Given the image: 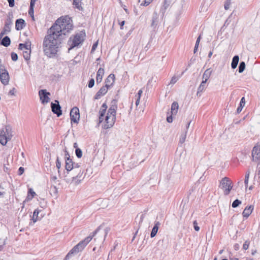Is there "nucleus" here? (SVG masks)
<instances>
[{"instance_id": "1", "label": "nucleus", "mask_w": 260, "mask_h": 260, "mask_svg": "<svg viewBox=\"0 0 260 260\" xmlns=\"http://www.w3.org/2000/svg\"><path fill=\"white\" fill-rule=\"evenodd\" d=\"M61 43V37L50 30H48L47 35L45 37L43 47L46 55L52 57L57 54Z\"/></svg>"}, {"instance_id": "2", "label": "nucleus", "mask_w": 260, "mask_h": 260, "mask_svg": "<svg viewBox=\"0 0 260 260\" xmlns=\"http://www.w3.org/2000/svg\"><path fill=\"white\" fill-rule=\"evenodd\" d=\"M107 106L104 103L101 107L99 111V121L103 124L105 129L111 127L116 120L117 106L112 105L107 110Z\"/></svg>"}, {"instance_id": "3", "label": "nucleus", "mask_w": 260, "mask_h": 260, "mask_svg": "<svg viewBox=\"0 0 260 260\" xmlns=\"http://www.w3.org/2000/svg\"><path fill=\"white\" fill-rule=\"evenodd\" d=\"M73 27L72 19L66 15L58 18L49 30L61 37L62 34L66 35L70 32L73 30Z\"/></svg>"}, {"instance_id": "4", "label": "nucleus", "mask_w": 260, "mask_h": 260, "mask_svg": "<svg viewBox=\"0 0 260 260\" xmlns=\"http://www.w3.org/2000/svg\"><path fill=\"white\" fill-rule=\"evenodd\" d=\"M93 236H88L84 240L81 241L78 244L75 245L66 256L65 259H68L73 254L78 253L82 251L86 247V246L91 241Z\"/></svg>"}, {"instance_id": "5", "label": "nucleus", "mask_w": 260, "mask_h": 260, "mask_svg": "<svg viewBox=\"0 0 260 260\" xmlns=\"http://www.w3.org/2000/svg\"><path fill=\"white\" fill-rule=\"evenodd\" d=\"M85 37V33L83 32L77 33L71 36L68 41V43L70 46L69 48V51L81 44L84 41Z\"/></svg>"}, {"instance_id": "6", "label": "nucleus", "mask_w": 260, "mask_h": 260, "mask_svg": "<svg viewBox=\"0 0 260 260\" xmlns=\"http://www.w3.org/2000/svg\"><path fill=\"white\" fill-rule=\"evenodd\" d=\"M220 187L223 190L225 195H228L233 188L231 180L228 177L223 178L220 182Z\"/></svg>"}, {"instance_id": "7", "label": "nucleus", "mask_w": 260, "mask_h": 260, "mask_svg": "<svg viewBox=\"0 0 260 260\" xmlns=\"http://www.w3.org/2000/svg\"><path fill=\"white\" fill-rule=\"evenodd\" d=\"M19 49L23 51V56L25 60H28L30 57L31 44L30 42L20 44Z\"/></svg>"}, {"instance_id": "8", "label": "nucleus", "mask_w": 260, "mask_h": 260, "mask_svg": "<svg viewBox=\"0 0 260 260\" xmlns=\"http://www.w3.org/2000/svg\"><path fill=\"white\" fill-rule=\"evenodd\" d=\"M252 160L255 162L260 163V144L256 143L251 151Z\"/></svg>"}, {"instance_id": "9", "label": "nucleus", "mask_w": 260, "mask_h": 260, "mask_svg": "<svg viewBox=\"0 0 260 260\" xmlns=\"http://www.w3.org/2000/svg\"><path fill=\"white\" fill-rule=\"evenodd\" d=\"M11 135H9V129L6 128L0 131V143L3 145H5L8 140H10Z\"/></svg>"}, {"instance_id": "10", "label": "nucleus", "mask_w": 260, "mask_h": 260, "mask_svg": "<svg viewBox=\"0 0 260 260\" xmlns=\"http://www.w3.org/2000/svg\"><path fill=\"white\" fill-rule=\"evenodd\" d=\"M39 95L40 101L43 104H46L49 102L50 93L46 89H41L39 91Z\"/></svg>"}, {"instance_id": "11", "label": "nucleus", "mask_w": 260, "mask_h": 260, "mask_svg": "<svg viewBox=\"0 0 260 260\" xmlns=\"http://www.w3.org/2000/svg\"><path fill=\"white\" fill-rule=\"evenodd\" d=\"M71 122L77 123L80 119L79 110L77 107H73L70 112Z\"/></svg>"}, {"instance_id": "12", "label": "nucleus", "mask_w": 260, "mask_h": 260, "mask_svg": "<svg viewBox=\"0 0 260 260\" xmlns=\"http://www.w3.org/2000/svg\"><path fill=\"white\" fill-rule=\"evenodd\" d=\"M0 81L5 85H8L10 81V77L8 71L5 69H0Z\"/></svg>"}, {"instance_id": "13", "label": "nucleus", "mask_w": 260, "mask_h": 260, "mask_svg": "<svg viewBox=\"0 0 260 260\" xmlns=\"http://www.w3.org/2000/svg\"><path fill=\"white\" fill-rule=\"evenodd\" d=\"M55 102H57V104H51L52 111L54 114H56L58 117H59L62 114V111L61 110V107L59 105L58 101H55Z\"/></svg>"}, {"instance_id": "14", "label": "nucleus", "mask_w": 260, "mask_h": 260, "mask_svg": "<svg viewBox=\"0 0 260 260\" xmlns=\"http://www.w3.org/2000/svg\"><path fill=\"white\" fill-rule=\"evenodd\" d=\"M254 209L253 205L247 206L245 207L242 212V216L243 217L247 218L252 213Z\"/></svg>"}, {"instance_id": "15", "label": "nucleus", "mask_w": 260, "mask_h": 260, "mask_svg": "<svg viewBox=\"0 0 260 260\" xmlns=\"http://www.w3.org/2000/svg\"><path fill=\"white\" fill-rule=\"evenodd\" d=\"M74 168V162L72 159L69 157H67L65 160V169L67 172L71 171Z\"/></svg>"}, {"instance_id": "16", "label": "nucleus", "mask_w": 260, "mask_h": 260, "mask_svg": "<svg viewBox=\"0 0 260 260\" xmlns=\"http://www.w3.org/2000/svg\"><path fill=\"white\" fill-rule=\"evenodd\" d=\"M108 89L109 87L106 85L102 86L96 93L95 95V99H100L101 96L104 95L107 92Z\"/></svg>"}, {"instance_id": "17", "label": "nucleus", "mask_w": 260, "mask_h": 260, "mask_svg": "<svg viewBox=\"0 0 260 260\" xmlns=\"http://www.w3.org/2000/svg\"><path fill=\"white\" fill-rule=\"evenodd\" d=\"M115 75L113 74H110L105 80V85L108 87H111L115 82Z\"/></svg>"}, {"instance_id": "18", "label": "nucleus", "mask_w": 260, "mask_h": 260, "mask_svg": "<svg viewBox=\"0 0 260 260\" xmlns=\"http://www.w3.org/2000/svg\"><path fill=\"white\" fill-rule=\"evenodd\" d=\"M105 74V71L104 68H100L96 73V82L97 84L100 83L103 80V77Z\"/></svg>"}, {"instance_id": "19", "label": "nucleus", "mask_w": 260, "mask_h": 260, "mask_svg": "<svg viewBox=\"0 0 260 260\" xmlns=\"http://www.w3.org/2000/svg\"><path fill=\"white\" fill-rule=\"evenodd\" d=\"M36 195L37 194L34 190L31 188H29L25 201L28 202L31 201Z\"/></svg>"}, {"instance_id": "20", "label": "nucleus", "mask_w": 260, "mask_h": 260, "mask_svg": "<svg viewBox=\"0 0 260 260\" xmlns=\"http://www.w3.org/2000/svg\"><path fill=\"white\" fill-rule=\"evenodd\" d=\"M25 25V21L22 19H17L15 23V28L17 30H20L23 28Z\"/></svg>"}, {"instance_id": "21", "label": "nucleus", "mask_w": 260, "mask_h": 260, "mask_svg": "<svg viewBox=\"0 0 260 260\" xmlns=\"http://www.w3.org/2000/svg\"><path fill=\"white\" fill-rule=\"evenodd\" d=\"M179 106L177 102H174L171 105V114L176 115L178 110Z\"/></svg>"}, {"instance_id": "22", "label": "nucleus", "mask_w": 260, "mask_h": 260, "mask_svg": "<svg viewBox=\"0 0 260 260\" xmlns=\"http://www.w3.org/2000/svg\"><path fill=\"white\" fill-rule=\"evenodd\" d=\"M159 225H160V223L158 221L156 222L155 223V225H154V227L153 228L151 233V234H150L151 237L153 238L156 235V233H157V231L158 230V227H159Z\"/></svg>"}, {"instance_id": "23", "label": "nucleus", "mask_w": 260, "mask_h": 260, "mask_svg": "<svg viewBox=\"0 0 260 260\" xmlns=\"http://www.w3.org/2000/svg\"><path fill=\"white\" fill-rule=\"evenodd\" d=\"M11 30L10 24H6L3 30L0 34V36L3 37L4 35L8 34Z\"/></svg>"}, {"instance_id": "24", "label": "nucleus", "mask_w": 260, "mask_h": 260, "mask_svg": "<svg viewBox=\"0 0 260 260\" xmlns=\"http://www.w3.org/2000/svg\"><path fill=\"white\" fill-rule=\"evenodd\" d=\"M73 5L75 6V8L78 9L79 10H82L83 9L82 7V0H73Z\"/></svg>"}, {"instance_id": "25", "label": "nucleus", "mask_w": 260, "mask_h": 260, "mask_svg": "<svg viewBox=\"0 0 260 260\" xmlns=\"http://www.w3.org/2000/svg\"><path fill=\"white\" fill-rule=\"evenodd\" d=\"M245 100L244 97H243L241 99V101L240 102V105L237 109V111L238 113H239L240 112H241L243 108L245 106Z\"/></svg>"}, {"instance_id": "26", "label": "nucleus", "mask_w": 260, "mask_h": 260, "mask_svg": "<svg viewBox=\"0 0 260 260\" xmlns=\"http://www.w3.org/2000/svg\"><path fill=\"white\" fill-rule=\"evenodd\" d=\"M10 38L8 36H6L2 39L1 44L5 47H7L10 44Z\"/></svg>"}, {"instance_id": "27", "label": "nucleus", "mask_w": 260, "mask_h": 260, "mask_svg": "<svg viewBox=\"0 0 260 260\" xmlns=\"http://www.w3.org/2000/svg\"><path fill=\"white\" fill-rule=\"evenodd\" d=\"M142 93H143V90L142 89H140L139 90L138 93L137 94H136V95H135L136 106H138L139 105L140 100Z\"/></svg>"}, {"instance_id": "28", "label": "nucleus", "mask_w": 260, "mask_h": 260, "mask_svg": "<svg viewBox=\"0 0 260 260\" xmlns=\"http://www.w3.org/2000/svg\"><path fill=\"white\" fill-rule=\"evenodd\" d=\"M239 58L238 55H236L233 57L231 64V66L233 69H235L237 67L239 62Z\"/></svg>"}, {"instance_id": "29", "label": "nucleus", "mask_w": 260, "mask_h": 260, "mask_svg": "<svg viewBox=\"0 0 260 260\" xmlns=\"http://www.w3.org/2000/svg\"><path fill=\"white\" fill-rule=\"evenodd\" d=\"M36 1L35 0H31L30 4V8L28 11L29 14L32 16L34 19V7Z\"/></svg>"}, {"instance_id": "30", "label": "nucleus", "mask_w": 260, "mask_h": 260, "mask_svg": "<svg viewBox=\"0 0 260 260\" xmlns=\"http://www.w3.org/2000/svg\"><path fill=\"white\" fill-rule=\"evenodd\" d=\"M39 213V211L38 209H36L34 211L32 217V220H33L34 222H36L37 221Z\"/></svg>"}, {"instance_id": "31", "label": "nucleus", "mask_w": 260, "mask_h": 260, "mask_svg": "<svg viewBox=\"0 0 260 260\" xmlns=\"http://www.w3.org/2000/svg\"><path fill=\"white\" fill-rule=\"evenodd\" d=\"M210 75H211V72L209 71L208 70H207L205 71V72H204V73L203 74V78L205 79L204 80H206V81H207L208 79H209V77L210 76Z\"/></svg>"}, {"instance_id": "32", "label": "nucleus", "mask_w": 260, "mask_h": 260, "mask_svg": "<svg viewBox=\"0 0 260 260\" xmlns=\"http://www.w3.org/2000/svg\"><path fill=\"white\" fill-rule=\"evenodd\" d=\"M206 82L207 81L206 80H203L202 82V83H201L200 86L198 88V93H199V92H202L204 90L205 86V83H206Z\"/></svg>"}, {"instance_id": "33", "label": "nucleus", "mask_w": 260, "mask_h": 260, "mask_svg": "<svg viewBox=\"0 0 260 260\" xmlns=\"http://www.w3.org/2000/svg\"><path fill=\"white\" fill-rule=\"evenodd\" d=\"M245 68V62L242 61L240 62V65L239 66V72L242 73L243 72Z\"/></svg>"}, {"instance_id": "34", "label": "nucleus", "mask_w": 260, "mask_h": 260, "mask_svg": "<svg viewBox=\"0 0 260 260\" xmlns=\"http://www.w3.org/2000/svg\"><path fill=\"white\" fill-rule=\"evenodd\" d=\"M154 0H144L141 4V5L143 6H148Z\"/></svg>"}, {"instance_id": "35", "label": "nucleus", "mask_w": 260, "mask_h": 260, "mask_svg": "<svg viewBox=\"0 0 260 260\" xmlns=\"http://www.w3.org/2000/svg\"><path fill=\"white\" fill-rule=\"evenodd\" d=\"M186 133H187V132H186L184 134H182L180 136V139H179V142L181 144H182L185 142V141L186 140Z\"/></svg>"}, {"instance_id": "36", "label": "nucleus", "mask_w": 260, "mask_h": 260, "mask_svg": "<svg viewBox=\"0 0 260 260\" xmlns=\"http://www.w3.org/2000/svg\"><path fill=\"white\" fill-rule=\"evenodd\" d=\"M241 204V202L240 201H239V200L237 199L233 202L232 206V207H233V208H236Z\"/></svg>"}, {"instance_id": "37", "label": "nucleus", "mask_w": 260, "mask_h": 260, "mask_svg": "<svg viewBox=\"0 0 260 260\" xmlns=\"http://www.w3.org/2000/svg\"><path fill=\"white\" fill-rule=\"evenodd\" d=\"M231 4V0H226L224 3V9L227 10L229 9Z\"/></svg>"}, {"instance_id": "38", "label": "nucleus", "mask_w": 260, "mask_h": 260, "mask_svg": "<svg viewBox=\"0 0 260 260\" xmlns=\"http://www.w3.org/2000/svg\"><path fill=\"white\" fill-rule=\"evenodd\" d=\"M76 154L78 158H81L82 156V152L81 149L77 148L76 149Z\"/></svg>"}, {"instance_id": "39", "label": "nucleus", "mask_w": 260, "mask_h": 260, "mask_svg": "<svg viewBox=\"0 0 260 260\" xmlns=\"http://www.w3.org/2000/svg\"><path fill=\"white\" fill-rule=\"evenodd\" d=\"M249 244L250 242L249 241H246L243 245V249L245 250L248 249L249 246Z\"/></svg>"}, {"instance_id": "40", "label": "nucleus", "mask_w": 260, "mask_h": 260, "mask_svg": "<svg viewBox=\"0 0 260 260\" xmlns=\"http://www.w3.org/2000/svg\"><path fill=\"white\" fill-rule=\"evenodd\" d=\"M5 245V239L0 238V250H1L3 246Z\"/></svg>"}, {"instance_id": "41", "label": "nucleus", "mask_w": 260, "mask_h": 260, "mask_svg": "<svg viewBox=\"0 0 260 260\" xmlns=\"http://www.w3.org/2000/svg\"><path fill=\"white\" fill-rule=\"evenodd\" d=\"M94 80L92 78L89 81L88 85V87L92 88L94 86Z\"/></svg>"}, {"instance_id": "42", "label": "nucleus", "mask_w": 260, "mask_h": 260, "mask_svg": "<svg viewBox=\"0 0 260 260\" xmlns=\"http://www.w3.org/2000/svg\"><path fill=\"white\" fill-rule=\"evenodd\" d=\"M98 41H97L96 42H95L93 44L92 48H91V52H93L95 51V50L96 49V48L98 47Z\"/></svg>"}, {"instance_id": "43", "label": "nucleus", "mask_w": 260, "mask_h": 260, "mask_svg": "<svg viewBox=\"0 0 260 260\" xmlns=\"http://www.w3.org/2000/svg\"><path fill=\"white\" fill-rule=\"evenodd\" d=\"M11 58L14 61H16L18 59V56L17 54L15 53H11Z\"/></svg>"}, {"instance_id": "44", "label": "nucleus", "mask_w": 260, "mask_h": 260, "mask_svg": "<svg viewBox=\"0 0 260 260\" xmlns=\"http://www.w3.org/2000/svg\"><path fill=\"white\" fill-rule=\"evenodd\" d=\"M193 226L194 229L196 231H199L200 230V227L198 225V223L196 220L193 221Z\"/></svg>"}, {"instance_id": "45", "label": "nucleus", "mask_w": 260, "mask_h": 260, "mask_svg": "<svg viewBox=\"0 0 260 260\" xmlns=\"http://www.w3.org/2000/svg\"><path fill=\"white\" fill-rule=\"evenodd\" d=\"M56 166L58 169H59L61 166V162L59 161L58 158H57L56 161Z\"/></svg>"}, {"instance_id": "46", "label": "nucleus", "mask_w": 260, "mask_h": 260, "mask_svg": "<svg viewBox=\"0 0 260 260\" xmlns=\"http://www.w3.org/2000/svg\"><path fill=\"white\" fill-rule=\"evenodd\" d=\"M249 173L246 174V175H245L244 183H245L246 186H247L248 185V180H249Z\"/></svg>"}, {"instance_id": "47", "label": "nucleus", "mask_w": 260, "mask_h": 260, "mask_svg": "<svg viewBox=\"0 0 260 260\" xmlns=\"http://www.w3.org/2000/svg\"><path fill=\"white\" fill-rule=\"evenodd\" d=\"M177 80L178 79H177V77L175 76H174L172 78L171 81H170V83L172 84H174L177 82Z\"/></svg>"}, {"instance_id": "48", "label": "nucleus", "mask_w": 260, "mask_h": 260, "mask_svg": "<svg viewBox=\"0 0 260 260\" xmlns=\"http://www.w3.org/2000/svg\"><path fill=\"white\" fill-rule=\"evenodd\" d=\"M7 1L10 7H13L14 6V0H7Z\"/></svg>"}, {"instance_id": "49", "label": "nucleus", "mask_w": 260, "mask_h": 260, "mask_svg": "<svg viewBox=\"0 0 260 260\" xmlns=\"http://www.w3.org/2000/svg\"><path fill=\"white\" fill-rule=\"evenodd\" d=\"M167 121L169 123H171V122H172V121H173V117H172V115H170V116H167Z\"/></svg>"}, {"instance_id": "50", "label": "nucleus", "mask_w": 260, "mask_h": 260, "mask_svg": "<svg viewBox=\"0 0 260 260\" xmlns=\"http://www.w3.org/2000/svg\"><path fill=\"white\" fill-rule=\"evenodd\" d=\"M200 39H201V36H199L197 40L196 45H195V48L198 47V45L200 43Z\"/></svg>"}, {"instance_id": "51", "label": "nucleus", "mask_w": 260, "mask_h": 260, "mask_svg": "<svg viewBox=\"0 0 260 260\" xmlns=\"http://www.w3.org/2000/svg\"><path fill=\"white\" fill-rule=\"evenodd\" d=\"M124 24H125V21H121V22L119 23V25L120 26V29H123V26L124 25Z\"/></svg>"}, {"instance_id": "52", "label": "nucleus", "mask_w": 260, "mask_h": 260, "mask_svg": "<svg viewBox=\"0 0 260 260\" xmlns=\"http://www.w3.org/2000/svg\"><path fill=\"white\" fill-rule=\"evenodd\" d=\"M19 174L21 175L24 172V168L22 167H20L19 169Z\"/></svg>"}, {"instance_id": "53", "label": "nucleus", "mask_w": 260, "mask_h": 260, "mask_svg": "<svg viewBox=\"0 0 260 260\" xmlns=\"http://www.w3.org/2000/svg\"><path fill=\"white\" fill-rule=\"evenodd\" d=\"M239 245L238 244H236L235 245H234V249L236 250H237L239 249Z\"/></svg>"}, {"instance_id": "54", "label": "nucleus", "mask_w": 260, "mask_h": 260, "mask_svg": "<svg viewBox=\"0 0 260 260\" xmlns=\"http://www.w3.org/2000/svg\"><path fill=\"white\" fill-rule=\"evenodd\" d=\"M257 252L256 250H252L251 251V254L252 255H254Z\"/></svg>"}, {"instance_id": "55", "label": "nucleus", "mask_w": 260, "mask_h": 260, "mask_svg": "<svg viewBox=\"0 0 260 260\" xmlns=\"http://www.w3.org/2000/svg\"><path fill=\"white\" fill-rule=\"evenodd\" d=\"M51 188H52L55 192H57V189L55 186H53L51 187Z\"/></svg>"}, {"instance_id": "56", "label": "nucleus", "mask_w": 260, "mask_h": 260, "mask_svg": "<svg viewBox=\"0 0 260 260\" xmlns=\"http://www.w3.org/2000/svg\"><path fill=\"white\" fill-rule=\"evenodd\" d=\"M198 48H195L194 47V52L195 53L196 50H197Z\"/></svg>"}, {"instance_id": "57", "label": "nucleus", "mask_w": 260, "mask_h": 260, "mask_svg": "<svg viewBox=\"0 0 260 260\" xmlns=\"http://www.w3.org/2000/svg\"><path fill=\"white\" fill-rule=\"evenodd\" d=\"M252 188H253L252 186H251L249 187V190H251V189H252Z\"/></svg>"}, {"instance_id": "58", "label": "nucleus", "mask_w": 260, "mask_h": 260, "mask_svg": "<svg viewBox=\"0 0 260 260\" xmlns=\"http://www.w3.org/2000/svg\"><path fill=\"white\" fill-rule=\"evenodd\" d=\"M190 123H188L187 126V128H188L189 126Z\"/></svg>"}, {"instance_id": "59", "label": "nucleus", "mask_w": 260, "mask_h": 260, "mask_svg": "<svg viewBox=\"0 0 260 260\" xmlns=\"http://www.w3.org/2000/svg\"><path fill=\"white\" fill-rule=\"evenodd\" d=\"M167 3V0H165V2H164V4H166Z\"/></svg>"}, {"instance_id": "60", "label": "nucleus", "mask_w": 260, "mask_h": 260, "mask_svg": "<svg viewBox=\"0 0 260 260\" xmlns=\"http://www.w3.org/2000/svg\"><path fill=\"white\" fill-rule=\"evenodd\" d=\"M248 260H254L253 258H249Z\"/></svg>"}, {"instance_id": "61", "label": "nucleus", "mask_w": 260, "mask_h": 260, "mask_svg": "<svg viewBox=\"0 0 260 260\" xmlns=\"http://www.w3.org/2000/svg\"><path fill=\"white\" fill-rule=\"evenodd\" d=\"M211 55H212V52H210V54H209V56H210Z\"/></svg>"}, {"instance_id": "62", "label": "nucleus", "mask_w": 260, "mask_h": 260, "mask_svg": "<svg viewBox=\"0 0 260 260\" xmlns=\"http://www.w3.org/2000/svg\"><path fill=\"white\" fill-rule=\"evenodd\" d=\"M232 260H238V258H235V259H233Z\"/></svg>"}, {"instance_id": "63", "label": "nucleus", "mask_w": 260, "mask_h": 260, "mask_svg": "<svg viewBox=\"0 0 260 260\" xmlns=\"http://www.w3.org/2000/svg\"><path fill=\"white\" fill-rule=\"evenodd\" d=\"M222 260H228L227 259H223Z\"/></svg>"}]
</instances>
